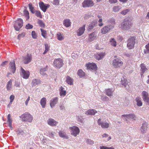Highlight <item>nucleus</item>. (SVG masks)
Returning a JSON list of instances; mask_svg holds the SVG:
<instances>
[{
	"mask_svg": "<svg viewBox=\"0 0 149 149\" xmlns=\"http://www.w3.org/2000/svg\"><path fill=\"white\" fill-rule=\"evenodd\" d=\"M108 22L109 24L104 26L102 29L101 33L102 34H105L114 28L115 24V20L111 19L109 20Z\"/></svg>",
	"mask_w": 149,
	"mask_h": 149,
	"instance_id": "f257e3e1",
	"label": "nucleus"
},
{
	"mask_svg": "<svg viewBox=\"0 0 149 149\" xmlns=\"http://www.w3.org/2000/svg\"><path fill=\"white\" fill-rule=\"evenodd\" d=\"M136 40L135 36H130L127 40V47L129 49H133Z\"/></svg>",
	"mask_w": 149,
	"mask_h": 149,
	"instance_id": "f03ea898",
	"label": "nucleus"
},
{
	"mask_svg": "<svg viewBox=\"0 0 149 149\" xmlns=\"http://www.w3.org/2000/svg\"><path fill=\"white\" fill-rule=\"evenodd\" d=\"M132 24L130 21L124 19L121 24V28L123 30H128L132 27Z\"/></svg>",
	"mask_w": 149,
	"mask_h": 149,
	"instance_id": "7ed1b4c3",
	"label": "nucleus"
},
{
	"mask_svg": "<svg viewBox=\"0 0 149 149\" xmlns=\"http://www.w3.org/2000/svg\"><path fill=\"white\" fill-rule=\"evenodd\" d=\"M123 64V63L121 58H116L112 61V65L113 66L116 68L121 67Z\"/></svg>",
	"mask_w": 149,
	"mask_h": 149,
	"instance_id": "20e7f679",
	"label": "nucleus"
},
{
	"mask_svg": "<svg viewBox=\"0 0 149 149\" xmlns=\"http://www.w3.org/2000/svg\"><path fill=\"white\" fill-rule=\"evenodd\" d=\"M22 120L24 121H28L31 122L33 120V117L29 113H25L21 116Z\"/></svg>",
	"mask_w": 149,
	"mask_h": 149,
	"instance_id": "39448f33",
	"label": "nucleus"
},
{
	"mask_svg": "<svg viewBox=\"0 0 149 149\" xmlns=\"http://www.w3.org/2000/svg\"><path fill=\"white\" fill-rule=\"evenodd\" d=\"M23 21L22 19H19L15 22L14 24V28L16 31H19L23 25Z\"/></svg>",
	"mask_w": 149,
	"mask_h": 149,
	"instance_id": "423d86ee",
	"label": "nucleus"
},
{
	"mask_svg": "<svg viewBox=\"0 0 149 149\" xmlns=\"http://www.w3.org/2000/svg\"><path fill=\"white\" fill-rule=\"evenodd\" d=\"M71 130V135L76 137L78 134L80 132V130L78 127L75 126H73L69 127Z\"/></svg>",
	"mask_w": 149,
	"mask_h": 149,
	"instance_id": "0eeeda50",
	"label": "nucleus"
},
{
	"mask_svg": "<svg viewBox=\"0 0 149 149\" xmlns=\"http://www.w3.org/2000/svg\"><path fill=\"white\" fill-rule=\"evenodd\" d=\"M53 63L54 65L58 68H60L63 65V61L61 58L55 59Z\"/></svg>",
	"mask_w": 149,
	"mask_h": 149,
	"instance_id": "6e6552de",
	"label": "nucleus"
},
{
	"mask_svg": "<svg viewBox=\"0 0 149 149\" xmlns=\"http://www.w3.org/2000/svg\"><path fill=\"white\" fill-rule=\"evenodd\" d=\"M94 5L92 0H84L82 3V6L84 8L92 7Z\"/></svg>",
	"mask_w": 149,
	"mask_h": 149,
	"instance_id": "1a4fd4ad",
	"label": "nucleus"
},
{
	"mask_svg": "<svg viewBox=\"0 0 149 149\" xmlns=\"http://www.w3.org/2000/svg\"><path fill=\"white\" fill-rule=\"evenodd\" d=\"M87 69L91 70L92 71H95L97 70V65L94 63H88L86 65Z\"/></svg>",
	"mask_w": 149,
	"mask_h": 149,
	"instance_id": "9d476101",
	"label": "nucleus"
},
{
	"mask_svg": "<svg viewBox=\"0 0 149 149\" xmlns=\"http://www.w3.org/2000/svg\"><path fill=\"white\" fill-rule=\"evenodd\" d=\"M32 59L31 55L30 54H27L23 57V61L25 64H26L31 62Z\"/></svg>",
	"mask_w": 149,
	"mask_h": 149,
	"instance_id": "9b49d317",
	"label": "nucleus"
},
{
	"mask_svg": "<svg viewBox=\"0 0 149 149\" xmlns=\"http://www.w3.org/2000/svg\"><path fill=\"white\" fill-rule=\"evenodd\" d=\"M21 70L22 77L25 79H28L30 74L29 72L28 71H25L22 67L21 68Z\"/></svg>",
	"mask_w": 149,
	"mask_h": 149,
	"instance_id": "f8f14e48",
	"label": "nucleus"
},
{
	"mask_svg": "<svg viewBox=\"0 0 149 149\" xmlns=\"http://www.w3.org/2000/svg\"><path fill=\"white\" fill-rule=\"evenodd\" d=\"M98 124L100 125L102 128H107L109 126V124L107 122H104L101 121V119L99 118L97 120Z\"/></svg>",
	"mask_w": 149,
	"mask_h": 149,
	"instance_id": "ddd939ff",
	"label": "nucleus"
},
{
	"mask_svg": "<svg viewBox=\"0 0 149 149\" xmlns=\"http://www.w3.org/2000/svg\"><path fill=\"white\" fill-rule=\"evenodd\" d=\"M122 116L125 118V119L127 121L129 120H134L136 117L134 114L132 113L127 115H123Z\"/></svg>",
	"mask_w": 149,
	"mask_h": 149,
	"instance_id": "4468645a",
	"label": "nucleus"
},
{
	"mask_svg": "<svg viewBox=\"0 0 149 149\" xmlns=\"http://www.w3.org/2000/svg\"><path fill=\"white\" fill-rule=\"evenodd\" d=\"M97 37V34L95 32H93L88 36V41L89 42L93 41L96 39Z\"/></svg>",
	"mask_w": 149,
	"mask_h": 149,
	"instance_id": "2eb2a0df",
	"label": "nucleus"
},
{
	"mask_svg": "<svg viewBox=\"0 0 149 149\" xmlns=\"http://www.w3.org/2000/svg\"><path fill=\"white\" fill-rule=\"evenodd\" d=\"M39 5L40 8L44 12H46L47 9L50 6L49 4H45L43 2L40 3Z\"/></svg>",
	"mask_w": 149,
	"mask_h": 149,
	"instance_id": "dca6fc26",
	"label": "nucleus"
},
{
	"mask_svg": "<svg viewBox=\"0 0 149 149\" xmlns=\"http://www.w3.org/2000/svg\"><path fill=\"white\" fill-rule=\"evenodd\" d=\"M105 52H101L97 53L94 55V57L97 60H99L102 59L105 55Z\"/></svg>",
	"mask_w": 149,
	"mask_h": 149,
	"instance_id": "f3484780",
	"label": "nucleus"
},
{
	"mask_svg": "<svg viewBox=\"0 0 149 149\" xmlns=\"http://www.w3.org/2000/svg\"><path fill=\"white\" fill-rule=\"evenodd\" d=\"M85 25H83L82 26L79 28L77 32V35L78 36H81L84 33L85 30Z\"/></svg>",
	"mask_w": 149,
	"mask_h": 149,
	"instance_id": "a211bd4d",
	"label": "nucleus"
},
{
	"mask_svg": "<svg viewBox=\"0 0 149 149\" xmlns=\"http://www.w3.org/2000/svg\"><path fill=\"white\" fill-rule=\"evenodd\" d=\"M9 68L10 71L12 72L13 73H15L16 70V67L15 66V62L13 61V62H11L10 63Z\"/></svg>",
	"mask_w": 149,
	"mask_h": 149,
	"instance_id": "6ab92c4d",
	"label": "nucleus"
},
{
	"mask_svg": "<svg viewBox=\"0 0 149 149\" xmlns=\"http://www.w3.org/2000/svg\"><path fill=\"white\" fill-rule=\"evenodd\" d=\"M58 97H56L50 100V105L51 108L54 106L58 102Z\"/></svg>",
	"mask_w": 149,
	"mask_h": 149,
	"instance_id": "aec40b11",
	"label": "nucleus"
},
{
	"mask_svg": "<svg viewBox=\"0 0 149 149\" xmlns=\"http://www.w3.org/2000/svg\"><path fill=\"white\" fill-rule=\"evenodd\" d=\"M47 123L49 125L51 126H54L56 125L57 122L54 119L50 118L47 120Z\"/></svg>",
	"mask_w": 149,
	"mask_h": 149,
	"instance_id": "412c9836",
	"label": "nucleus"
},
{
	"mask_svg": "<svg viewBox=\"0 0 149 149\" xmlns=\"http://www.w3.org/2000/svg\"><path fill=\"white\" fill-rule=\"evenodd\" d=\"M97 112V111L95 109H89L86 111L85 114L88 115H94Z\"/></svg>",
	"mask_w": 149,
	"mask_h": 149,
	"instance_id": "4be33fe9",
	"label": "nucleus"
},
{
	"mask_svg": "<svg viewBox=\"0 0 149 149\" xmlns=\"http://www.w3.org/2000/svg\"><path fill=\"white\" fill-rule=\"evenodd\" d=\"M140 70L141 71V76L142 77L145 71L147 70V68L144 65L143 63H142L140 65Z\"/></svg>",
	"mask_w": 149,
	"mask_h": 149,
	"instance_id": "5701e85b",
	"label": "nucleus"
},
{
	"mask_svg": "<svg viewBox=\"0 0 149 149\" xmlns=\"http://www.w3.org/2000/svg\"><path fill=\"white\" fill-rule=\"evenodd\" d=\"M41 84V81L40 79H33L31 82V84L33 87L35 86L36 85Z\"/></svg>",
	"mask_w": 149,
	"mask_h": 149,
	"instance_id": "b1692460",
	"label": "nucleus"
},
{
	"mask_svg": "<svg viewBox=\"0 0 149 149\" xmlns=\"http://www.w3.org/2000/svg\"><path fill=\"white\" fill-rule=\"evenodd\" d=\"M66 82L70 85H73V79L71 78L68 76H67L66 77Z\"/></svg>",
	"mask_w": 149,
	"mask_h": 149,
	"instance_id": "393cba45",
	"label": "nucleus"
},
{
	"mask_svg": "<svg viewBox=\"0 0 149 149\" xmlns=\"http://www.w3.org/2000/svg\"><path fill=\"white\" fill-rule=\"evenodd\" d=\"M48 67L47 65H46L45 67L41 68L40 70V74L42 76L47 75V74L45 72L47 70Z\"/></svg>",
	"mask_w": 149,
	"mask_h": 149,
	"instance_id": "a878e982",
	"label": "nucleus"
},
{
	"mask_svg": "<svg viewBox=\"0 0 149 149\" xmlns=\"http://www.w3.org/2000/svg\"><path fill=\"white\" fill-rule=\"evenodd\" d=\"M105 91L106 95L109 97L113 95V91H112L111 89H106Z\"/></svg>",
	"mask_w": 149,
	"mask_h": 149,
	"instance_id": "bb28decb",
	"label": "nucleus"
},
{
	"mask_svg": "<svg viewBox=\"0 0 149 149\" xmlns=\"http://www.w3.org/2000/svg\"><path fill=\"white\" fill-rule=\"evenodd\" d=\"M64 88L62 86L60 88V94L61 96L64 97L66 94V92L64 90Z\"/></svg>",
	"mask_w": 149,
	"mask_h": 149,
	"instance_id": "cd10ccee",
	"label": "nucleus"
},
{
	"mask_svg": "<svg viewBox=\"0 0 149 149\" xmlns=\"http://www.w3.org/2000/svg\"><path fill=\"white\" fill-rule=\"evenodd\" d=\"M110 45L112 46L116 47L117 45V42L115 39L114 38H111L109 41Z\"/></svg>",
	"mask_w": 149,
	"mask_h": 149,
	"instance_id": "c85d7f7f",
	"label": "nucleus"
},
{
	"mask_svg": "<svg viewBox=\"0 0 149 149\" xmlns=\"http://www.w3.org/2000/svg\"><path fill=\"white\" fill-rule=\"evenodd\" d=\"M40 104L43 108H45L46 104V100L45 97L42 98L40 100Z\"/></svg>",
	"mask_w": 149,
	"mask_h": 149,
	"instance_id": "c756f323",
	"label": "nucleus"
},
{
	"mask_svg": "<svg viewBox=\"0 0 149 149\" xmlns=\"http://www.w3.org/2000/svg\"><path fill=\"white\" fill-rule=\"evenodd\" d=\"M71 23L70 20L69 19L64 20L63 22V24L67 27H69L71 25Z\"/></svg>",
	"mask_w": 149,
	"mask_h": 149,
	"instance_id": "7c9ffc66",
	"label": "nucleus"
},
{
	"mask_svg": "<svg viewBox=\"0 0 149 149\" xmlns=\"http://www.w3.org/2000/svg\"><path fill=\"white\" fill-rule=\"evenodd\" d=\"M77 74L80 77H83L85 75V72L83 71L81 69L78 70Z\"/></svg>",
	"mask_w": 149,
	"mask_h": 149,
	"instance_id": "2f4dec72",
	"label": "nucleus"
},
{
	"mask_svg": "<svg viewBox=\"0 0 149 149\" xmlns=\"http://www.w3.org/2000/svg\"><path fill=\"white\" fill-rule=\"evenodd\" d=\"M147 125L146 123L143 124L141 129V132L142 133H144L147 130Z\"/></svg>",
	"mask_w": 149,
	"mask_h": 149,
	"instance_id": "473e14b6",
	"label": "nucleus"
},
{
	"mask_svg": "<svg viewBox=\"0 0 149 149\" xmlns=\"http://www.w3.org/2000/svg\"><path fill=\"white\" fill-rule=\"evenodd\" d=\"M136 101L137 105L139 107H141L142 105V103L141 101V98L140 97H137L136 98Z\"/></svg>",
	"mask_w": 149,
	"mask_h": 149,
	"instance_id": "72a5a7b5",
	"label": "nucleus"
},
{
	"mask_svg": "<svg viewBox=\"0 0 149 149\" xmlns=\"http://www.w3.org/2000/svg\"><path fill=\"white\" fill-rule=\"evenodd\" d=\"M12 80L10 79L7 83L6 86V89L8 91L10 90L11 88L12 85Z\"/></svg>",
	"mask_w": 149,
	"mask_h": 149,
	"instance_id": "f704fd0d",
	"label": "nucleus"
},
{
	"mask_svg": "<svg viewBox=\"0 0 149 149\" xmlns=\"http://www.w3.org/2000/svg\"><path fill=\"white\" fill-rule=\"evenodd\" d=\"M57 39L60 41L63 40L64 39V37L63 35L61 34L60 32H58L56 34Z\"/></svg>",
	"mask_w": 149,
	"mask_h": 149,
	"instance_id": "c9c22d12",
	"label": "nucleus"
},
{
	"mask_svg": "<svg viewBox=\"0 0 149 149\" xmlns=\"http://www.w3.org/2000/svg\"><path fill=\"white\" fill-rule=\"evenodd\" d=\"M23 14L26 18V20H28L29 18V13L28 11L26 10H24Z\"/></svg>",
	"mask_w": 149,
	"mask_h": 149,
	"instance_id": "e433bc0d",
	"label": "nucleus"
},
{
	"mask_svg": "<svg viewBox=\"0 0 149 149\" xmlns=\"http://www.w3.org/2000/svg\"><path fill=\"white\" fill-rule=\"evenodd\" d=\"M40 30L41 32L42 36L45 38H47V33L46 31L40 29Z\"/></svg>",
	"mask_w": 149,
	"mask_h": 149,
	"instance_id": "4c0bfd02",
	"label": "nucleus"
},
{
	"mask_svg": "<svg viewBox=\"0 0 149 149\" xmlns=\"http://www.w3.org/2000/svg\"><path fill=\"white\" fill-rule=\"evenodd\" d=\"M95 24L94 22H93L90 24L88 27V30L91 31L92 29L95 26Z\"/></svg>",
	"mask_w": 149,
	"mask_h": 149,
	"instance_id": "58836bf2",
	"label": "nucleus"
},
{
	"mask_svg": "<svg viewBox=\"0 0 149 149\" xmlns=\"http://www.w3.org/2000/svg\"><path fill=\"white\" fill-rule=\"evenodd\" d=\"M28 5L30 10L32 13L33 14L35 13V10L34 9V8L33 7L32 4L29 3Z\"/></svg>",
	"mask_w": 149,
	"mask_h": 149,
	"instance_id": "ea45409f",
	"label": "nucleus"
},
{
	"mask_svg": "<svg viewBox=\"0 0 149 149\" xmlns=\"http://www.w3.org/2000/svg\"><path fill=\"white\" fill-rule=\"evenodd\" d=\"M86 143L87 144L92 145L94 143V142L93 141L90 139H87L86 140Z\"/></svg>",
	"mask_w": 149,
	"mask_h": 149,
	"instance_id": "a19ab883",
	"label": "nucleus"
},
{
	"mask_svg": "<svg viewBox=\"0 0 149 149\" xmlns=\"http://www.w3.org/2000/svg\"><path fill=\"white\" fill-rule=\"evenodd\" d=\"M38 23L39 25L41 27H44L45 26V24L41 20H39L38 21Z\"/></svg>",
	"mask_w": 149,
	"mask_h": 149,
	"instance_id": "79ce46f5",
	"label": "nucleus"
},
{
	"mask_svg": "<svg viewBox=\"0 0 149 149\" xmlns=\"http://www.w3.org/2000/svg\"><path fill=\"white\" fill-rule=\"evenodd\" d=\"M7 122L8 123H12V121L11 118V116L10 114H8L7 117Z\"/></svg>",
	"mask_w": 149,
	"mask_h": 149,
	"instance_id": "37998d69",
	"label": "nucleus"
},
{
	"mask_svg": "<svg viewBox=\"0 0 149 149\" xmlns=\"http://www.w3.org/2000/svg\"><path fill=\"white\" fill-rule=\"evenodd\" d=\"M35 14L36 16L38 17H39L40 18H42V15H41L40 12L39 11H37L35 12Z\"/></svg>",
	"mask_w": 149,
	"mask_h": 149,
	"instance_id": "c03bdc74",
	"label": "nucleus"
},
{
	"mask_svg": "<svg viewBox=\"0 0 149 149\" xmlns=\"http://www.w3.org/2000/svg\"><path fill=\"white\" fill-rule=\"evenodd\" d=\"M65 132L62 131H60L59 133V135L60 137L62 138L66 137V136L65 135Z\"/></svg>",
	"mask_w": 149,
	"mask_h": 149,
	"instance_id": "a18cd8bd",
	"label": "nucleus"
},
{
	"mask_svg": "<svg viewBox=\"0 0 149 149\" xmlns=\"http://www.w3.org/2000/svg\"><path fill=\"white\" fill-rule=\"evenodd\" d=\"M120 9V8H119L118 6H115L113 8V10L114 12H117Z\"/></svg>",
	"mask_w": 149,
	"mask_h": 149,
	"instance_id": "49530a36",
	"label": "nucleus"
},
{
	"mask_svg": "<svg viewBox=\"0 0 149 149\" xmlns=\"http://www.w3.org/2000/svg\"><path fill=\"white\" fill-rule=\"evenodd\" d=\"M145 47L147 49V50L144 51V54H147L149 52V43L146 45Z\"/></svg>",
	"mask_w": 149,
	"mask_h": 149,
	"instance_id": "de8ad7c7",
	"label": "nucleus"
},
{
	"mask_svg": "<svg viewBox=\"0 0 149 149\" xmlns=\"http://www.w3.org/2000/svg\"><path fill=\"white\" fill-rule=\"evenodd\" d=\"M130 11L129 9H126L123 10L120 12V13L122 15H125Z\"/></svg>",
	"mask_w": 149,
	"mask_h": 149,
	"instance_id": "09e8293b",
	"label": "nucleus"
},
{
	"mask_svg": "<svg viewBox=\"0 0 149 149\" xmlns=\"http://www.w3.org/2000/svg\"><path fill=\"white\" fill-rule=\"evenodd\" d=\"M15 98V96L13 95H11L10 97V103L11 104L13 102Z\"/></svg>",
	"mask_w": 149,
	"mask_h": 149,
	"instance_id": "8fccbe9b",
	"label": "nucleus"
},
{
	"mask_svg": "<svg viewBox=\"0 0 149 149\" xmlns=\"http://www.w3.org/2000/svg\"><path fill=\"white\" fill-rule=\"evenodd\" d=\"M33 27V26L32 25L29 23L26 25L25 28L26 29H32Z\"/></svg>",
	"mask_w": 149,
	"mask_h": 149,
	"instance_id": "3c124183",
	"label": "nucleus"
},
{
	"mask_svg": "<svg viewBox=\"0 0 149 149\" xmlns=\"http://www.w3.org/2000/svg\"><path fill=\"white\" fill-rule=\"evenodd\" d=\"M98 22V25L100 26H102L104 24L102 23V18H100L99 19Z\"/></svg>",
	"mask_w": 149,
	"mask_h": 149,
	"instance_id": "603ef678",
	"label": "nucleus"
},
{
	"mask_svg": "<svg viewBox=\"0 0 149 149\" xmlns=\"http://www.w3.org/2000/svg\"><path fill=\"white\" fill-rule=\"evenodd\" d=\"M143 100L144 101L147 103L149 104V96L147 97H145L143 98Z\"/></svg>",
	"mask_w": 149,
	"mask_h": 149,
	"instance_id": "864d4df0",
	"label": "nucleus"
},
{
	"mask_svg": "<svg viewBox=\"0 0 149 149\" xmlns=\"http://www.w3.org/2000/svg\"><path fill=\"white\" fill-rule=\"evenodd\" d=\"M142 94L143 96V98L147 97L149 96L148 93L145 91H143Z\"/></svg>",
	"mask_w": 149,
	"mask_h": 149,
	"instance_id": "5fc2aeb1",
	"label": "nucleus"
},
{
	"mask_svg": "<svg viewBox=\"0 0 149 149\" xmlns=\"http://www.w3.org/2000/svg\"><path fill=\"white\" fill-rule=\"evenodd\" d=\"M53 4L56 6H58L59 4V1L58 0H54Z\"/></svg>",
	"mask_w": 149,
	"mask_h": 149,
	"instance_id": "6e6d98bb",
	"label": "nucleus"
},
{
	"mask_svg": "<svg viewBox=\"0 0 149 149\" xmlns=\"http://www.w3.org/2000/svg\"><path fill=\"white\" fill-rule=\"evenodd\" d=\"M32 36L33 38L34 39L36 38L37 36L34 31H33L32 32Z\"/></svg>",
	"mask_w": 149,
	"mask_h": 149,
	"instance_id": "4d7b16f0",
	"label": "nucleus"
},
{
	"mask_svg": "<svg viewBox=\"0 0 149 149\" xmlns=\"http://www.w3.org/2000/svg\"><path fill=\"white\" fill-rule=\"evenodd\" d=\"M30 100V96H29L26 100L25 102V104L26 106H27L28 104V103Z\"/></svg>",
	"mask_w": 149,
	"mask_h": 149,
	"instance_id": "13d9d810",
	"label": "nucleus"
},
{
	"mask_svg": "<svg viewBox=\"0 0 149 149\" xmlns=\"http://www.w3.org/2000/svg\"><path fill=\"white\" fill-rule=\"evenodd\" d=\"M117 2V0H109V2L111 3H115Z\"/></svg>",
	"mask_w": 149,
	"mask_h": 149,
	"instance_id": "bf43d9fd",
	"label": "nucleus"
},
{
	"mask_svg": "<svg viewBox=\"0 0 149 149\" xmlns=\"http://www.w3.org/2000/svg\"><path fill=\"white\" fill-rule=\"evenodd\" d=\"M54 133H52V132H50L49 133V136L51 138H52L54 137Z\"/></svg>",
	"mask_w": 149,
	"mask_h": 149,
	"instance_id": "052dcab7",
	"label": "nucleus"
},
{
	"mask_svg": "<svg viewBox=\"0 0 149 149\" xmlns=\"http://www.w3.org/2000/svg\"><path fill=\"white\" fill-rule=\"evenodd\" d=\"M8 62V61H5L3 62L1 64V65L2 66H4L6 65Z\"/></svg>",
	"mask_w": 149,
	"mask_h": 149,
	"instance_id": "680f3d73",
	"label": "nucleus"
},
{
	"mask_svg": "<svg viewBox=\"0 0 149 149\" xmlns=\"http://www.w3.org/2000/svg\"><path fill=\"white\" fill-rule=\"evenodd\" d=\"M45 49L48 51L49 50V47L47 44H45Z\"/></svg>",
	"mask_w": 149,
	"mask_h": 149,
	"instance_id": "e2e57ef3",
	"label": "nucleus"
},
{
	"mask_svg": "<svg viewBox=\"0 0 149 149\" xmlns=\"http://www.w3.org/2000/svg\"><path fill=\"white\" fill-rule=\"evenodd\" d=\"M118 39L120 41H122L123 40V37L120 36H118Z\"/></svg>",
	"mask_w": 149,
	"mask_h": 149,
	"instance_id": "0e129e2a",
	"label": "nucleus"
},
{
	"mask_svg": "<svg viewBox=\"0 0 149 149\" xmlns=\"http://www.w3.org/2000/svg\"><path fill=\"white\" fill-rule=\"evenodd\" d=\"M100 149H107V147L105 146H100Z\"/></svg>",
	"mask_w": 149,
	"mask_h": 149,
	"instance_id": "69168bd1",
	"label": "nucleus"
},
{
	"mask_svg": "<svg viewBox=\"0 0 149 149\" xmlns=\"http://www.w3.org/2000/svg\"><path fill=\"white\" fill-rule=\"evenodd\" d=\"M102 137L104 138L106 137L107 136H108V135H107V134L104 133L102 135Z\"/></svg>",
	"mask_w": 149,
	"mask_h": 149,
	"instance_id": "338daca9",
	"label": "nucleus"
},
{
	"mask_svg": "<svg viewBox=\"0 0 149 149\" xmlns=\"http://www.w3.org/2000/svg\"><path fill=\"white\" fill-rule=\"evenodd\" d=\"M146 18L148 19H149V12L147 14L146 16Z\"/></svg>",
	"mask_w": 149,
	"mask_h": 149,
	"instance_id": "774afa93",
	"label": "nucleus"
}]
</instances>
